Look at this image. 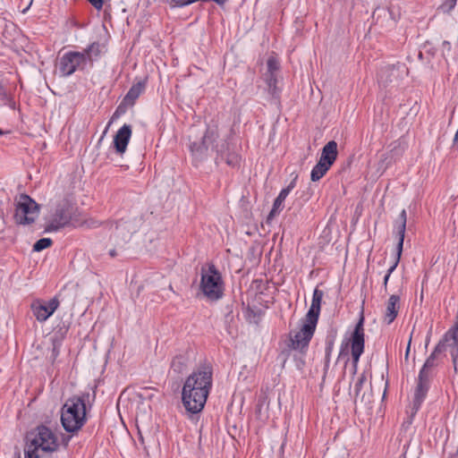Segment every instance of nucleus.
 <instances>
[{
    "instance_id": "nucleus-1",
    "label": "nucleus",
    "mask_w": 458,
    "mask_h": 458,
    "mask_svg": "<svg viewBox=\"0 0 458 458\" xmlns=\"http://www.w3.org/2000/svg\"><path fill=\"white\" fill-rule=\"evenodd\" d=\"M213 385V369L209 364L199 366L185 379L182 400L186 411L199 413L206 404Z\"/></svg>"
},
{
    "instance_id": "nucleus-2",
    "label": "nucleus",
    "mask_w": 458,
    "mask_h": 458,
    "mask_svg": "<svg viewBox=\"0 0 458 458\" xmlns=\"http://www.w3.org/2000/svg\"><path fill=\"white\" fill-rule=\"evenodd\" d=\"M59 448L56 434L49 428L40 425L27 436L25 458H40L41 454H52Z\"/></svg>"
},
{
    "instance_id": "nucleus-3",
    "label": "nucleus",
    "mask_w": 458,
    "mask_h": 458,
    "mask_svg": "<svg viewBox=\"0 0 458 458\" xmlns=\"http://www.w3.org/2000/svg\"><path fill=\"white\" fill-rule=\"evenodd\" d=\"M85 400L80 396L69 398L61 411V422L67 432L78 431L85 423Z\"/></svg>"
},
{
    "instance_id": "nucleus-4",
    "label": "nucleus",
    "mask_w": 458,
    "mask_h": 458,
    "mask_svg": "<svg viewBox=\"0 0 458 458\" xmlns=\"http://www.w3.org/2000/svg\"><path fill=\"white\" fill-rule=\"evenodd\" d=\"M91 54L99 55V44L92 43L83 52L69 51L64 54L58 63L59 71L64 76H70L77 69H83L88 61H91Z\"/></svg>"
},
{
    "instance_id": "nucleus-5",
    "label": "nucleus",
    "mask_w": 458,
    "mask_h": 458,
    "mask_svg": "<svg viewBox=\"0 0 458 458\" xmlns=\"http://www.w3.org/2000/svg\"><path fill=\"white\" fill-rule=\"evenodd\" d=\"M199 289L203 295L211 301L221 299L224 295V281L216 266L210 264L208 268L202 267Z\"/></svg>"
},
{
    "instance_id": "nucleus-6",
    "label": "nucleus",
    "mask_w": 458,
    "mask_h": 458,
    "mask_svg": "<svg viewBox=\"0 0 458 458\" xmlns=\"http://www.w3.org/2000/svg\"><path fill=\"white\" fill-rule=\"evenodd\" d=\"M38 212V205L30 196L21 194L16 201L15 223L18 225H30L36 220Z\"/></svg>"
},
{
    "instance_id": "nucleus-7",
    "label": "nucleus",
    "mask_w": 458,
    "mask_h": 458,
    "mask_svg": "<svg viewBox=\"0 0 458 458\" xmlns=\"http://www.w3.org/2000/svg\"><path fill=\"white\" fill-rule=\"evenodd\" d=\"M317 324V322L308 320L305 318L301 329L293 334H291L290 347L293 350H298L301 352H304L307 350L311 338L313 337Z\"/></svg>"
},
{
    "instance_id": "nucleus-8",
    "label": "nucleus",
    "mask_w": 458,
    "mask_h": 458,
    "mask_svg": "<svg viewBox=\"0 0 458 458\" xmlns=\"http://www.w3.org/2000/svg\"><path fill=\"white\" fill-rule=\"evenodd\" d=\"M363 320L364 318L363 317H361L360 321L356 324L354 331L350 339L353 374H355L357 371V366L360 357L364 352L365 340Z\"/></svg>"
},
{
    "instance_id": "nucleus-9",
    "label": "nucleus",
    "mask_w": 458,
    "mask_h": 458,
    "mask_svg": "<svg viewBox=\"0 0 458 458\" xmlns=\"http://www.w3.org/2000/svg\"><path fill=\"white\" fill-rule=\"evenodd\" d=\"M432 377V370L421 368L418 376V382L417 386L415 388L413 398V410L415 411V412L420 409L421 403H423L428 394L429 383Z\"/></svg>"
},
{
    "instance_id": "nucleus-10",
    "label": "nucleus",
    "mask_w": 458,
    "mask_h": 458,
    "mask_svg": "<svg viewBox=\"0 0 458 458\" xmlns=\"http://www.w3.org/2000/svg\"><path fill=\"white\" fill-rule=\"evenodd\" d=\"M218 137L216 130L207 129L202 139L199 141L192 142L190 150L192 156L199 160H202L208 155V148Z\"/></svg>"
},
{
    "instance_id": "nucleus-11",
    "label": "nucleus",
    "mask_w": 458,
    "mask_h": 458,
    "mask_svg": "<svg viewBox=\"0 0 458 458\" xmlns=\"http://www.w3.org/2000/svg\"><path fill=\"white\" fill-rule=\"evenodd\" d=\"M59 307V301L56 298L51 299L48 302L35 301L31 303L33 315L39 322L46 321Z\"/></svg>"
},
{
    "instance_id": "nucleus-12",
    "label": "nucleus",
    "mask_w": 458,
    "mask_h": 458,
    "mask_svg": "<svg viewBox=\"0 0 458 458\" xmlns=\"http://www.w3.org/2000/svg\"><path fill=\"white\" fill-rule=\"evenodd\" d=\"M406 223H407V213H406L405 209H403L401 211L398 218L395 220V222L394 224V233H396V236L398 238V243L396 246V255L397 256H402L403 241H404L405 231H406Z\"/></svg>"
},
{
    "instance_id": "nucleus-13",
    "label": "nucleus",
    "mask_w": 458,
    "mask_h": 458,
    "mask_svg": "<svg viewBox=\"0 0 458 458\" xmlns=\"http://www.w3.org/2000/svg\"><path fill=\"white\" fill-rule=\"evenodd\" d=\"M131 137V127L129 124L123 125L114 138V146L117 153L125 152Z\"/></svg>"
},
{
    "instance_id": "nucleus-14",
    "label": "nucleus",
    "mask_w": 458,
    "mask_h": 458,
    "mask_svg": "<svg viewBox=\"0 0 458 458\" xmlns=\"http://www.w3.org/2000/svg\"><path fill=\"white\" fill-rule=\"evenodd\" d=\"M440 343H444L445 346L447 344L452 347L451 356L454 364V369L456 370V361L458 359V320L455 326L445 333L444 340Z\"/></svg>"
},
{
    "instance_id": "nucleus-15",
    "label": "nucleus",
    "mask_w": 458,
    "mask_h": 458,
    "mask_svg": "<svg viewBox=\"0 0 458 458\" xmlns=\"http://www.w3.org/2000/svg\"><path fill=\"white\" fill-rule=\"evenodd\" d=\"M323 297L324 292L318 288H315L312 295L311 305L305 316L308 320H312L318 323Z\"/></svg>"
},
{
    "instance_id": "nucleus-16",
    "label": "nucleus",
    "mask_w": 458,
    "mask_h": 458,
    "mask_svg": "<svg viewBox=\"0 0 458 458\" xmlns=\"http://www.w3.org/2000/svg\"><path fill=\"white\" fill-rule=\"evenodd\" d=\"M400 310V297L393 294L389 297L384 314V320L387 325L394 322Z\"/></svg>"
},
{
    "instance_id": "nucleus-17",
    "label": "nucleus",
    "mask_w": 458,
    "mask_h": 458,
    "mask_svg": "<svg viewBox=\"0 0 458 458\" xmlns=\"http://www.w3.org/2000/svg\"><path fill=\"white\" fill-rule=\"evenodd\" d=\"M337 156V143L335 140H330L323 147L319 161L332 166L335 162Z\"/></svg>"
},
{
    "instance_id": "nucleus-18",
    "label": "nucleus",
    "mask_w": 458,
    "mask_h": 458,
    "mask_svg": "<svg viewBox=\"0 0 458 458\" xmlns=\"http://www.w3.org/2000/svg\"><path fill=\"white\" fill-rule=\"evenodd\" d=\"M445 346L444 343H438L431 354L428 357L426 360L424 365L422 368H425L427 369H430L433 371V369L437 366V360L438 356L445 352Z\"/></svg>"
},
{
    "instance_id": "nucleus-19",
    "label": "nucleus",
    "mask_w": 458,
    "mask_h": 458,
    "mask_svg": "<svg viewBox=\"0 0 458 458\" xmlns=\"http://www.w3.org/2000/svg\"><path fill=\"white\" fill-rule=\"evenodd\" d=\"M144 89L145 83L143 81L133 84L125 95L123 101L126 104L133 105L135 100L143 93Z\"/></svg>"
},
{
    "instance_id": "nucleus-20",
    "label": "nucleus",
    "mask_w": 458,
    "mask_h": 458,
    "mask_svg": "<svg viewBox=\"0 0 458 458\" xmlns=\"http://www.w3.org/2000/svg\"><path fill=\"white\" fill-rule=\"evenodd\" d=\"M367 381V377L365 373H362L357 382L354 384V402L357 403L360 401L361 403H369L370 398L369 395L366 396L365 393H361L362 386L364 383Z\"/></svg>"
},
{
    "instance_id": "nucleus-21",
    "label": "nucleus",
    "mask_w": 458,
    "mask_h": 458,
    "mask_svg": "<svg viewBox=\"0 0 458 458\" xmlns=\"http://www.w3.org/2000/svg\"><path fill=\"white\" fill-rule=\"evenodd\" d=\"M330 165L321 162L318 160V162L316 164V165L312 168L310 173V179L312 182H318L319 181L330 169Z\"/></svg>"
},
{
    "instance_id": "nucleus-22",
    "label": "nucleus",
    "mask_w": 458,
    "mask_h": 458,
    "mask_svg": "<svg viewBox=\"0 0 458 458\" xmlns=\"http://www.w3.org/2000/svg\"><path fill=\"white\" fill-rule=\"evenodd\" d=\"M116 229L119 231L126 230L130 234L135 233L138 229L136 225L130 220H120L116 223Z\"/></svg>"
},
{
    "instance_id": "nucleus-23",
    "label": "nucleus",
    "mask_w": 458,
    "mask_h": 458,
    "mask_svg": "<svg viewBox=\"0 0 458 458\" xmlns=\"http://www.w3.org/2000/svg\"><path fill=\"white\" fill-rule=\"evenodd\" d=\"M334 340L333 339H327L326 343V348H325V371L327 370L330 363L331 359V353L334 349Z\"/></svg>"
},
{
    "instance_id": "nucleus-24",
    "label": "nucleus",
    "mask_w": 458,
    "mask_h": 458,
    "mask_svg": "<svg viewBox=\"0 0 458 458\" xmlns=\"http://www.w3.org/2000/svg\"><path fill=\"white\" fill-rule=\"evenodd\" d=\"M53 242L50 238H42L35 242L33 245L34 251H41L47 248H49L52 245Z\"/></svg>"
},
{
    "instance_id": "nucleus-25",
    "label": "nucleus",
    "mask_w": 458,
    "mask_h": 458,
    "mask_svg": "<svg viewBox=\"0 0 458 458\" xmlns=\"http://www.w3.org/2000/svg\"><path fill=\"white\" fill-rule=\"evenodd\" d=\"M69 224V219L66 216H60L59 219L57 217L54 218L51 223V227L54 230H58L62 227H64Z\"/></svg>"
},
{
    "instance_id": "nucleus-26",
    "label": "nucleus",
    "mask_w": 458,
    "mask_h": 458,
    "mask_svg": "<svg viewBox=\"0 0 458 458\" xmlns=\"http://www.w3.org/2000/svg\"><path fill=\"white\" fill-rule=\"evenodd\" d=\"M267 82L268 86V90L272 95H276L277 93L276 83L277 80L276 74H267Z\"/></svg>"
},
{
    "instance_id": "nucleus-27",
    "label": "nucleus",
    "mask_w": 458,
    "mask_h": 458,
    "mask_svg": "<svg viewBox=\"0 0 458 458\" xmlns=\"http://www.w3.org/2000/svg\"><path fill=\"white\" fill-rule=\"evenodd\" d=\"M267 66L268 74H275V72L279 69V63L276 57L270 56L267 59Z\"/></svg>"
},
{
    "instance_id": "nucleus-28",
    "label": "nucleus",
    "mask_w": 458,
    "mask_h": 458,
    "mask_svg": "<svg viewBox=\"0 0 458 458\" xmlns=\"http://www.w3.org/2000/svg\"><path fill=\"white\" fill-rule=\"evenodd\" d=\"M401 256H397L394 259V261L393 265L387 269V272L384 277V287L386 289L388 280L390 278L391 274L395 270L396 267L398 266V263L400 261Z\"/></svg>"
},
{
    "instance_id": "nucleus-29",
    "label": "nucleus",
    "mask_w": 458,
    "mask_h": 458,
    "mask_svg": "<svg viewBox=\"0 0 458 458\" xmlns=\"http://www.w3.org/2000/svg\"><path fill=\"white\" fill-rule=\"evenodd\" d=\"M284 208V201L278 199L277 198L275 199L273 208L269 213V217L275 216L276 214L281 212Z\"/></svg>"
},
{
    "instance_id": "nucleus-30",
    "label": "nucleus",
    "mask_w": 458,
    "mask_h": 458,
    "mask_svg": "<svg viewBox=\"0 0 458 458\" xmlns=\"http://www.w3.org/2000/svg\"><path fill=\"white\" fill-rule=\"evenodd\" d=\"M457 0H445V3L442 4L441 8L445 12H451L456 5Z\"/></svg>"
},
{
    "instance_id": "nucleus-31",
    "label": "nucleus",
    "mask_w": 458,
    "mask_h": 458,
    "mask_svg": "<svg viewBox=\"0 0 458 458\" xmlns=\"http://www.w3.org/2000/svg\"><path fill=\"white\" fill-rule=\"evenodd\" d=\"M226 164L229 165H232V166H234L236 165H238L239 163V157L237 155H230L226 160H225Z\"/></svg>"
},
{
    "instance_id": "nucleus-32",
    "label": "nucleus",
    "mask_w": 458,
    "mask_h": 458,
    "mask_svg": "<svg viewBox=\"0 0 458 458\" xmlns=\"http://www.w3.org/2000/svg\"><path fill=\"white\" fill-rule=\"evenodd\" d=\"M98 11L103 7L104 0H88Z\"/></svg>"
},
{
    "instance_id": "nucleus-33",
    "label": "nucleus",
    "mask_w": 458,
    "mask_h": 458,
    "mask_svg": "<svg viewBox=\"0 0 458 458\" xmlns=\"http://www.w3.org/2000/svg\"><path fill=\"white\" fill-rule=\"evenodd\" d=\"M289 189H285L284 188L278 194V196L276 197L278 199L280 200H283L284 201V199H286V197L289 195Z\"/></svg>"
},
{
    "instance_id": "nucleus-34",
    "label": "nucleus",
    "mask_w": 458,
    "mask_h": 458,
    "mask_svg": "<svg viewBox=\"0 0 458 458\" xmlns=\"http://www.w3.org/2000/svg\"><path fill=\"white\" fill-rule=\"evenodd\" d=\"M442 51L443 53H449L451 51V44L449 41H443L442 43Z\"/></svg>"
},
{
    "instance_id": "nucleus-35",
    "label": "nucleus",
    "mask_w": 458,
    "mask_h": 458,
    "mask_svg": "<svg viewBox=\"0 0 458 458\" xmlns=\"http://www.w3.org/2000/svg\"><path fill=\"white\" fill-rule=\"evenodd\" d=\"M348 346H349V343L342 344L341 350H340V352H339V355H338V359L342 358L344 355L345 350L348 349Z\"/></svg>"
},
{
    "instance_id": "nucleus-36",
    "label": "nucleus",
    "mask_w": 458,
    "mask_h": 458,
    "mask_svg": "<svg viewBox=\"0 0 458 458\" xmlns=\"http://www.w3.org/2000/svg\"><path fill=\"white\" fill-rule=\"evenodd\" d=\"M411 335L410 336V339H409V342H408V344H407V348H406V352H405V359L407 360L408 357H409V353H410V349H411Z\"/></svg>"
},
{
    "instance_id": "nucleus-37",
    "label": "nucleus",
    "mask_w": 458,
    "mask_h": 458,
    "mask_svg": "<svg viewBox=\"0 0 458 458\" xmlns=\"http://www.w3.org/2000/svg\"><path fill=\"white\" fill-rule=\"evenodd\" d=\"M59 354V350L56 345H54L53 351H52V356L54 359H55Z\"/></svg>"
},
{
    "instance_id": "nucleus-38",
    "label": "nucleus",
    "mask_w": 458,
    "mask_h": 458,
    "mask_svg": "<svg viewBox=\"0 0 458 458\" xmlns=\"http://www.w3.org/2000/svg\"><path fill=\"white\" fill-rule=\"evenodd\" d=\"M295 183H296V178L293 179L285 189H289V192H291V191L295 187Z\"/></svg>"
},
{
    "instance_id": "nucleus-39",
    "label": "nucleus",
    "mask_w": 458,
    "mask_h": 458,
    "mask_svg": "<svg viewBox=\"0 0 458 458\" xmlns=\"http://www.w3.org/2000/svg\"><path fill=\"white\" fill-rule=\"evenodd\" d=\"M109 255L111 258H115L117 256V252L114 249L109 250Z\"/></svg>"
},
{
    "instance_id": "nucleus-40",
    "label": "nucleus",
    "mask_w": 458,
    "mask_h": 458,
    "mask_svg": "<svg viewBox=\"0 0 458 458\" xmlns=\"http://www.w3.org/2000/svg\"><path fill=\"white\" fill-rule=\"evenodd\" d=\"M181 359H182V357H176L173 361H172V367L174 368L176 366V362L179 361Z\"/></svg>"
},
{
    "instance_id": "nucleus-41",
    "label": "nucleus",
    "mask_w": 458,
    "mask_h": 458,
    "mask_svg": "<svg viewBox=\"0 0 458 458\" xmlns=\"http://www.w3.org/2000/svg\"><path fill=\"white\" fill-rule=\"evenodd\" d=\"M3 134H4V132L2 130H0V135H3Z\"/></svg>"
},
{
    "instance_id": "nucleus-42",
    "label": "nucleus",
    "mask_w": 458,
    "mask_h": 458,
    "mask_svg": "<svg viewBox=\"0 0 458 458\" xmlns=\"http://www.w3.org/2000/svg\"><path fill=\"white\" fill-rule=\"evenodd\" d=\"M172 2L175 4V0H172Z\"/></svg>"
},
{
    "instance_id": "nucleus-43",
    "label": "nucleus",
    "mask_w": 458,
    "mask_h": 458,
    "mask_svg": "<svg viewBox=\"0 0 458 458\" xmlns=\"http://www.w3.org/2000/svg\"><path fill=\"white\" fill-rule=\"evenodd\" d=\"M18 458H21V456H18Z\"/></svg>"
}]
</instances>
